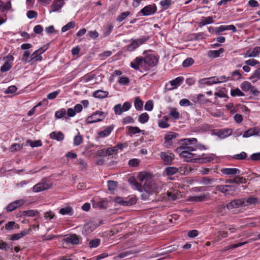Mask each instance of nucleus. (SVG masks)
Here are the masks:
<instances>
[{
    "label": "nucleus",
    "instance_id": "obj_31",
    "mask_svg": "<svg viewBox=\"0 0 260 260\" xmlns=\"http://www.w3.org/2000/svg\"><path fill=\"white\" fill-rule=\"evenodd\" d=\"M224 52L223 48H220L218 50H210L208 52V55L211 58H217L219 56L220 54Z\"/></svg>",
    "mask_w": 260,
    "mask_h": 260
},
{
    "label": "nucleus",
    "instance_id": "obj_56",
    "mask_svg": "<svg viewBox=\"0 0 260 260\" xmlns=\"http://www.w3.org/2000/svg\"><path fill=\"white\" fill-rule=\"evenodd\" d=\"M193 63L194 60L192 58L188 57L183 61L182 66L183 67L187 68L192 65Z\"/></svg>",
    "mask_w": 260,
    "mask_h": 260
},
{
    "label": "nucleus",
    "instance_id": "obj_11",
    "mask_svg": "<svg viewBox=\"0 0 260 260\" xmlns=\"http://www.w3.org/2000/svg\"><path fill=\"white\" fill-rule=\"evenodd\" d=\"M243 205H244L243 199H239L234 200L228 203L226 205V207L229 210H231L234 208H238L240 207L244 206Z\"/></svg>",
    "mask_w": 260,
    "mask_h": 260
},
{
    "label": "nucleus",
    "instance_id": "obj_36",
    "mask_svg": "<svg viewBox=\"0 0 260 260\" xmlns=\"http://www.w3.org/2000/svg\"><path fill=\"white\" fill-rule=\"evenodd\" d=\"M251 82L255 83L260 80V68H257L250 78Z\"/></svg>",
    "mask_w": 260,
    "mask_h": 260
},
{
    "label": "nucleus",
    "instance_id": "obj_47",
    "mask_svg": "<svg viewBox=\"0 0 260 260\" xmlns=\"http://www.w3.org/2000/svg\"><path fill=\"white\" fill-rule=\"evenodd\" d=\"M23 144L14 143L11 146L10 150L11 152H16L21 150L23 148Z\"/></svg>",
    "mask_w": 260,
    "mask_h": 260
},
{
    "label": "nucleus",
    "instance_id": "obj_24",
    "mask_svg": "<svg viewBox=\"0 0 260 260\" xmlns=\"http://www.w3.org/2000/svg\"><path fill=\"white\" fill-rule=\"evenodd\" d=\"M221 172L226 175H234L239 174L240 171L237 168H223L220 170Z\"/></svg>",
    "mask_w": 260,
    "mask_h": 260
},
{
    "label": "nucleus",
    "instance_id": "obj_45",
    "mask_svg": "<svg viewBox=\"0 0 260 260\" xmlns=\"http://www.w3.org/2000/svg\"><path fill=\"white\" fill-rule=\"evenodd\" d=\"M31 62L41 61L42 60L41 54L36 51H35L31 55Z\"/></svg>",
    "mask_w": 260,
    "mask_h": 260
},
{
    "label": "nucleus",
    "instance_id": "obj_26",
    "mask_svg": "<svg viewBox=\"0 0 260 260\" xmlns=\"http://www.w3.org/2000/svg\"><path fill=\"white\" fill-rule=\"evenodd\" d=\"M50 137L52 139H54L58 141H60L63 140L64 135L61 132H53L50 133Z\"/></svg>",
    "mask_w": 260,
    "mask_h": 260
},
{
    "label": "nucleus",
    "instance_id": "obj_21",
    "mask_svg": "<svg viewBox=\"0 0 260 260\" xmlns=\"http://www.w3.org/2000/svg\"><path fill=\"white\" fill-rule=\"evenodd\" d=\"M217 181V179L213 178L204 177L201 178V182L204 185L208 186L209 187L214 186V183Z\"/></svg>",
    "mask_w": 260,
    "mask_h": 260
},
{
    "label": "nucleus",
    "instance_id": "obj_44",
    "mask_svg": "<svg viewBox=\"0 0 260 260\" xmlns=\"http://www.w3.org/2000/svg\"><path fill=\"white\" fill-rule=\"evenodd\" d=\"M166 173L167 175H173L178 172L177 168L174 167H168L165 170Z\"/></svg>",
    "mask_w": 260,
    "mask_h": 260
},
{
    "label": "nucleus",
    "instance_id": "obj_7",
    "mask_svg": "<svg viewBox=\"0 0 260 260\" xmlns=\"http://www.w3.org/2000/svg\"><path fill=\"white\" fill-rule=\"evenodd\" d=\"M50 187L51 184L47 182L46 180L43 179L41 182L34 186L32 190L35 192H38L47 189Z\"/></svg>",
    "mask_w": 260,
    "mask_h": 260
},
{
    "label": "nucleus",
    "instance_id": "obj_1",
    "mask_svg": "<svg viewBox=\"0 0 260 260\" xmlns=\"http://www.w3.org/2000/svg\"><path fill=\"white\" fill-rule=\"evenodd\" d=\"M138 179L139 181L143 183V188L147 192H157L161 189L160 183L154 181L150 173L145 172H140L138 176Z\"/></svg>",
    "mask_w": 260,
    "mask_h": 260
},
{
    "label": "nucleus",
    "instance_id": "obj_18",
    "mask_svg": "<svg viewBox=\"0 0 260 260\" xmlns=\"http://www.w3.org/2000/svg\"><path fill=\"white\" fill-rule=\"evenodd\" d=\"M226 30H232L233 32H235L237 30V28L234 25H221L215 28V33L216 35H219L220 32Z\"/></svg>",
    "mask_w": 260,
    "mask_h": 260
},
{
    "label": "nucleus",
    "instance_id": "obj_43",
    "mask_svg": "<svg viewBox=\"0 0 260 260\" xmlns=\"http://www.w3.org/2000/svg\"><path fill=\"white\" fill-rule=\"evenodd\" d=\"M169 115L174 119H178L179 117L180 114L176 108H171Z\"/></svg>",
    "mask_w": 260,
    "mask_h": 260
},
{
    "label": "nucleus",
    "instance_id": "obj_2",
    "mask_svg": "<svg viewBox=\"0 0 260 260\" xmlns=\"http://www.w3.org/2000/svg\"><path fill=\"white\" fill-rule=\"evenodd\" d=\"M181 146L178 147V149L180 150H184L191 151H194L197 149L196 144L197 139L196 138L184 139L181 140Z\"/></svg>",
    "mask_w": 260,
    "mask_h": 260
},
{
    "label": "nucleus",
    "instance_id": "obj_35",
    "mask_svg": "<svg viewBox=\"0 0 260 260\" xmlns=\"http://www.w3.org/2000/svg\"><path fill=\"white\" fill-rule=\"evenodd\" d=\"M244 205V206H248L250 205H254L257 202V198L254 197H250L247 199H243Z\"/></svg>",
    "mask_w": 260,
    "mask_h": 260
},
{
    "label": "nucleus",
    "instance_id": "obj_58",
    "mask_svg": "<svg viewBox=\"0 0 260 260\" xmlns=\"http://www.w3.org/2000/svg\"><path fill=\"white\" fill-rule=\"evenodd\" d=\"M30 53L28 51H25L23 53L22 59L26 62H31V57H30Z\"/></svg>",
    "mask_w": 260,
    "mask_h": 260
},
{
    "label": "nucleus",
    "instance_id": "obj_50",
    "mask_svg": "<svg viewBox=\"0 0 260 260\" xmlns=\"http://www.w3.org/2000/svg\"><path fill=\"white\" fill-rule=\"evenodd\" d=\"M149 118V116L147 113H143L141 114L139 117V121L141 123L147 122Z\"/></svg>",
    "mask_w": 260,
    "mask_h": 260
},
{
    "label": "nucleus",
    "instance_id": "obj_19",
    "mask_svg": "<svg viewBox=\"0 0 260 260\" xmlns=\"http://www.w3.org/2000/svg\"><path fill=\"white\" fill-rule=\"evenodd\" d=\"M64 0H55L51 6V12H54L59 10L64 5Z\"/></svg>",
    "mask_w": 260,
    "mask_h": 260
},
{
    "label": "nucleus",
    "instance_id": "obj_60",
    "mask_svg": "<svg viewBox=\"0 0 260 260\" xmlns=\"http://www.w3.org/2000/svg\"><path fill=\"white\" fill-rule=\"evenodd\" d=\"M130 14L129 12L126 11L122 13L120 15L117 17V21L121 22L124 20Z\"/></svg>",
    "mask_w": 260,
    "mask_h": 260
},
{
    "label": "nucleus",
    "instance_id": "obj_25",
    "mask_svg": "<svg viewBox=\"0 0 260 260\" xmlns=\"http://www.w3.org/2000/svg\"><path fill=\"white\" fill-rule=\"evenodd\" d=\"M30 232V229L24 230L19 233L13 234L11 237V240H18L22 237L28 235Z\"/></svg>",
    "mask_w": 260,
    "mask_h": 260
},
{
    "label": "nucleus",
    "instance_id": "obj_59",
    "mask_svg": "<svg viewBox=\"0 0 260 260\" xmlns=\"http://www.w3.org/2000/svg\"><path fill=\"white\" fill-rule=\"evenodd\" d=\"M0 8L2 11H4L5 10H9L11 8V4L10 2H8L6 3H4L1 2L0 3Z\"/></svg>",
    "mask_w": 260,
    "mask_h": 260
},
{
    "label": "nucleus",
    "instance_id": "obj_3",
    "mask_svg": "<svg viewBox=\"0 0 260 260\" xmlns=\"http://www.w3.org/2000/svg\"><path fill=\"white\" fill-rule=\"evenodd\" d=\"M147 38L144 37L138 39H132L131 44L126 46L127 51L132 52L138 48L141 45L143 44L146 41Z\"/></svg>",
    "mask_w": 260,
    "mask_h": 260
},
{
    "label": "nucleus",
    "instance_id": "obj_14",
    "mask_svg": "<svg viewBox=\"0 0 260 260\" xmlns=\"http://www.w3.org/2000/svg\"><path fill=\"white\" fill-rule=\"evenodd\" d=\"M253 136L260 137V129L256 127L251 128L245 131L243 135L244 138H248Z\"/></svg>",
    "mask_w": 260,
    "mask_h": 260
},
{
    "label": "nucleus",
    "instance_id": "obj_34",
    "mask_svg": "<svg viewBox=\"0 0 260 260\" xmlns=\"http://www.w3.org/2000/svg\"><path fill=\"white\" fill-rule=\"evenodd\" d=\"M227 185H219L216 186V189L217 191H219L225 195L230 194V190L227 188ZM231 195H233V193H230Z\"/></svg>",
    "mask_w": 260,
    "mask_h": 260
},
{
    "label": "nucleus",
    "instance_id": "obj_29",
    "mask_svg": "<svg viewBox=\"0 0 260 260\" xmlns=\"http://www.w3.org/2000/svg\"><path fill=\"white\" fill-rule=\"evenodd\" d=\"M183 81V78L182 77H177L175 79L170 81V84L172 86L171 88H169V90H172L177 88L178 86H179L182 82Z\"/></svg>",
    "mask_w": 260,
    "mask_h": 260
},
{
    "label": "nucleus",
    "instance_id": "obj_37",
    "mask_svg": "<svg viewBox=\"0 0 260 260\" xmlns=\"http://www.w3.org/2000/svg\"><path fill=\"white\" fill-rule=\"evenodd\" d=\"M247 243H248V242L247 241H245V242H241V243H237V244H232L231 245H229L228 246L225 247L222 249V251L224 252V251H226L227 250H229L233 249V248H237L238 247L243 246V245H245V244H246Z\"/></svg>",
    "mask_w": 260,
    "mask_h": 260
},
{
    "label": "nucleus",
    "instance_id": "obj_20",
    "mask_svg": "<svg viewBox=\"0 0 260 260\" xmlns=\"http://www.w3.org/2000/svg\"><path fill=\"white\" fill-rule=\"evenodd\" d=\"M217 77H212L202 79L200 81V83L202 85H210L213 84L218 83Z\"/></svg>",
    "mask_w": 260,
    "mask_h": 260
},
{
    "label": "nucleus",
    "instance_id": "obj_48",
    "mask_svg": "<svg viewBox=\"0 0 260 260\" xmlns=\"http://www.w3.org/2000/svg\"><path fill=\"white\" fill-rule=\"evenodd\" d=\"M173 3L172 0H162L159 4L163 9L166 10L168 9Z\"/></svg>",
    "mask_w": 260,
    "mask_h": 260
},
{
    "label": "nucleus",
    "instance_id": "obj_42",
    "mask_svg": "<svg viewBox=\"0 0 260 260\" xmlns=\"http://www.w3.org/2000/svg\"><path fill=\"white\" fill-rule=\"evenodd\" d=\"M134 105L137 110L140 111L143 108V103L139 97H137L135 100Z\"/></svg>",
    "mask_w": 260,
    "mask_h": 260
},
{
    "label": "nucleus",
    "instance_id": "obj_22",
    "mask_svg": "<svg viewBox=\"0 0 260 260\" xmlns=\"http://www.w3.org/2000/svg\"><path fill=\"white\" fill-rule=\"evenodd\" d=\"M114 126L111 125L107 127L104 130L100 131L98 133V138H104L109 136L113 131Z\"/></svg>",
    "mask_w": 260,
    "mask_h": 260
},
{
    "label": "nucleus",
    "instance_id": "obj_49",
    "mask_svg": "<svg viewBox=\"0 0 260 260\" xmlns=\"http://www.w3.org/2000/svg\"><path fill=\"white\" fill-rule=\"evenodd\" d=\"M5 227L6 230L10 231L13 230L14 228L16 229H18L19 225L16 224L14 221H9L7 224H6Z\"/></svg>",
    "mask_w": 260,
    "mask_h": 260
},
{
    "label": "nucleus",
    "instance_id": "obj_64",
    "mask_svg": "<svg viewBox=\"0 0 260 260\" xmlns=\"http://www.w3.org/2000/svg\"><path fill=\"white\" fill-rule=\"evenodd\" d=\"M145 109L148 111H151L152 110L153 108V104L152 101H148L144 106Z\"/></svg>",
    "mask_w": 260,
    "mask_h": 260
},
{
    "label": "nucleus",
    "instance_id": "obj_28",
    "mask_svg": "<svg viewBox=\"0 0 260 260\" xmlns=\"http://www.w3.org/2000/svg\"><path fill=\"white\" fill-rule=\"evenodd\" d=\"M177 136V134L174 132H169L165 136V143L169 144L170 145L171 143V141L173 139H175Z\"/></svg>",
    "mask_w": 260,
    "mask_h": 260
},
{
    "label": "nucleus",
    "instance_id": "obj_30",
    "mask_svg": "<svg viewBox=\"0 0 260 260\" xmlns=\"http://www.w3.org/2000/svg\"><path fill=\"white\" fill-rule=\"evenodd\" d=\"M108 94L109 93L107 91L98 90L93 92V95L95 98L103 99L107 97Z\"/></svg>",
    "mask_w": 260,
    "mask_h": 260
},
{
    "label": "nucleus",
    "instance_id": "obj_62",
    "mask_svg": "<svg viewBox=\"0 0 260 260\" xmlns=\"http://www.w3.org/2000/svg\"><path fill=\"white\" fill-rule=\"evenodd\" d=\"M100 242H101V240L99 239H95L92 240L89 243V247L90 248L96 247L100 245Z\"/></svg>",
    "mask_w": 260,
    "mask_h": 260
},
{
    "label": "nucleus",
    "instance_id": "obj_4",
    "mask_svg": "<svg viewBox=\"0 0 260 260\" xmlns=\"http://www.w3.org/2000/svg\"><path fill=\"white\" fill-rule=\"evenodd\" d=\"M131 107V104L126 102L122 106L121 104H117L114 107V111L116 115H121L122 112L128 111Z\"/></svg>",
    "mask_w": 260,
    "mask_h": 260
},
{
    "label": "nucleus",
    "instance_id": "obj_12",
    "mask_svg": "<svg viewBox=\"0 0 260 260\" xmlns=\"http://www.w3.org/2000/svg\"><path fill=\"white\" fill-rule=\"evenodd\" d=\"M233 130L231 128H223L218 131L215 135L221 139H225L232 134Z\"/></svg>",
    "mask_w": 260,
    "mask_h": 260
},
{
    "label": "nucleus",
    "instance_id": "obj_41",
    "mask_svg": "<svg viewBox=\"0 0 260 260\" xmlns=\"http://www.w3.org/2000/svg\"><path fill=\"white\" fill-rule=\"evenodd\" d=\"M107 204L108 201L105 199L96 202L95 204H94L93 206L94 207H98L100 209H105L107 207Z\"/></svg>",
    "mask_w": 260,
    "mask_h": 260
},
{
    "label": "nucleus",
    "instance_id": "obj_33",
    "mask_svg": "<svg viewBox=\"0 0 260 260\" xmlns=\"http://www.w3.org/2000/svg\"><path fill=\"white\" fill-rule=\"evenodd\" d=\"M66 110L64 108H62L55 112V117L56 119H60L61 118H65L66 119H67V117L66 116Z\"/></svg>",
    "mask_w": 260,
    "mask_h": 260
},
{
    "label": "nucleus",
    "instance_id": "obj_9",
    "mask_svg": "<svg viewBox=\"0 0 260 260\" xmlns=\"http://www.w3.org/2000/svg\"><path fill=\"white\" fill-rule=\"evenodd\" d=\"M114 201L115 203L124 206H130L136 203V199L132 198L128 200H124L123 198L120 197H116Z\"/></svg>",
    "mask_w": 260,
    "mask_h": 260
},
{
    "label": "nucleus",
    "instance_id": "obj_52",
    "mask_svg": "<svg viewBox=\"0 0 260 260\" xmlns=\"http://www.w3.org/2000/svg\"><path fill=\"white\" fill-rule=\"evenodd\" d=\"M75 26V22L74 21H71L67 23L66 25L63 26L61 28L62 32H65L70 29L73 28Z\"/></svg>",
    "mask_w": 260,
    "mask_h": 260
},
{
    "label": "nucleus",
    "instance_id": "obj_53",
    "mask_svg": "<svg viewBox=\"0 0 260 260\" xmlns=\"http://www.w3.org/2000/svg\"><path fill=\"white\" fill-rule=\"evenodd\" d=\"M83 142V138L80 133L78 132V135H76L74 139V144L75 146L80 145Z\"/></svg>",
    "mask_w": 260,
    "mask_h": 260
},
{
    "label": "nucleus",
    "instance_id": "obj_55",
    "mask_svg": "<svg viewBox=\"0 0 260 260\" xmlns=\"http://www.w3.org/2000/svg\"><path fill=\"white\" fill-rule=\"evenodd\" d=\"M95 229L94 225L92 223H88L84 226V230L86 233H90Z\"/></svg>",
    "mask_w": 260,
    "mask_h": 260
},
{
    "label": "nucleus",
    "instance_id": "obj_63",
    "mask_svg": "<svg viewBox=\"0 0 260 260\" xmlns=\"http://www.w3.org/2000/svg\"><path fill=\"white\" fill-rule=\"evenodd\" d=\"M168 120V119L166 118L165 121L159 120L158 123L159 127L162 128H165L169 127L170 124L167 122Z\"/></svg>",
    "mask_w": 260,
    "mask_h": 260
},
{
    "label": "nucleus",
    "instance_id": "obj_61",
    "mask_svg": "<svg viewBox=\"0 0 260 260\" xmlns=\"http://www.w3.org/2000/svg\"><path fill=\"white\" fill-rule=\"evenodd\" d=\"M117 186V182L114 181H108V186L110 190H114L116 189Z\"/></svg>",
    "mask_w": 260,
    "mask_h": 260
},
{
    "label": "nucleus",
    "instance_id": "obj_27",
    "mask_svg": "<svg viewBox=\"0 0 260 260\" xmlns=\"http://www.w3.org/2000/svg\"><path fill=\"white\" fill-rule=\"evenodd\" d=\"M65 241L67 243L72 244H78L79 243V239L76 235H71L67 237Z\"/></svg>",
    "mask_w": 260,
    "mask_h": 260
},
{
    "label": "nucleus",
    "instance_id": "obj_13",
    "mask_svg": "<svg viewBox=\"0 0 260 260\" xmlns=\"http://www.w3.org/2000/svg\"><path fill=\"white\" fill-rule=\"evenodd\" d=\"M174 156L173 153L169 152H162L160 154V157L166 165H170L171 164Z\"/></svg>",
    "mask_w": 260,
    "mask_h": 260
},
{
    "label": "nucleus",
    "instance_id": "obj_51",
    "mask_svg": "<svg viewBox=\"0 0 260 260\" xmlns=\"http://www.w3.org/2000/svg\"><path fill=\"white\" fill-rule=\"evenodd\" d=\"M167 194L169 200L174 201L177 199L178 193L177 191L173 190L171 191H167Z\"/></svg>",
    "mask_w": 260,
    "mask_h": 260
},
{
    "label": "nucleus",
    "instance_id": "obj_16",
    "mask_svg": "<svg viewBox=\"0 0 260 260\" xmlns=\"http://www.w3.org/2000/svg\"><path fill=\"white\" fill-rule=\"evenodd\" d=\"M144 59L142 57H137L131 62V67L136 70H138L140 67H142Z\"/></svg>",
    "mask_w": 260,
    "mask_h": 260
},
{
    "label": "nucleus",
    "instance_id": "obj_23",
    "mask_svg": "<svg viewBox=\"0 0 260 260\" xmlns=\"http://www.w3.org/2000/svg\"><path fill=\"white\" fill-rule=\"evenodd\" d=\"M260 53V47H256L252 50L247 51L244 55L245 58L246 57H254L259 55Z\"/></svg>",
    "mask_w": 260,
    "mask_h": 260
},
{
    "label": "nucleus",
    "instance_id": "obj_5",
    "mask_svg": "<svg viewBox=\"0 0 260 260\" xmlns=\"http://www.w3.org/2000/svg\"><path fill=\"white\" fill-rule=\"evenodd\" d=\"M104 119L103 112L97 111L87 117L86 122L87 123H93L101 121Z\"/></svg>",
    "mask_w": 260,
    "mask_h": 260
},
{
    "label": "nucleus",
    "instance_id": "obj_39",
    "mask_svg": "<svg viewBox=\"0 0 260 260\" xmlns=\"http://www.w3.org/2000/svg\"><path fill=\"white\" fill-rule=\"evenodd\" d=\"M182 152L180 154V156L182 158H191L195 155L191 151L182 150Z\"/></svg>",
    "mask_w": 260,
    "mask_h": 260
},
{
    "label": "nucleus",
    "instance_id": "obj_46",
    "mask_svg": "<svg viewBox=\"0 0 260 260\" xmlns=\"http://www.w3.org/2000/svg\"><path fill=\"white\" fill-rule=\"evenodd\" d=\"M252 85L248 81H244L241 83L240 87L242 90L245 92L249 91Z\"/></svg>",
    "mask_w": 260,
    "mask_h": 260
},
{
    "label": "nucleus",
    "instance_id": "obj_32",
    "mask_svg": "<svg viewBox=\"0 0 260 260\" xmlns=\"http://www.w3.org/2000/svg\"><path fill=\"white\" fill-rule=\"evenodd\" d=\"M39 214V212L37 210H28L23 211L21 213V215L28 217H35L38 215Z\"/></svg>",
    "mask_w": 260,
    "mask_h": 260
},
{
    "label": "nucleus",
    "instance_id": "obj_38",
    "mask_svg": "<svg viewBox=\"0 0 260 260\" xmlns=\"http://www.w3.org/2000/svg\"><path fill=\"white\" fill-rule=\"evenodd\" d=\"M214 22L213 18L211 17H204L200 23V26H204L207 24H211Z\"/></svg>",
    "mask_w": 260,
    "mask_h": 260
},
{
    "label": "nucleus",
    "instance_id": "obj_6",
    "mask_svg": "<svg viewBox=\"0 0 260 260\" xmlns=\"http://www.w3.org/2000/svg\"><path fill=\"white\" fill-rule=\"evenodd\" d=\"M144 63L149 67H154L158 62V58L153 54H148L143 58Z\"/></svg>",
    "mask_w": 260,
    "mask_h": 260
},
{
    "label": "nucleus",
    "instance_id": "obj_8",
    "mask_svg": "<svg viewBox=\"0 0 260 260\" xmlns=\"http://www.w3.org/2000/svg\"><path fill=\"white\" fill-rule=\"evenodd\" d=\"M5 63L1 68V71L3 72H5L9 71L12 66V62L14 60V57L12 55H8L4 57Z\"/></svg>",
    "mask_w": 260,
    "mask_h": 260
},
{
    "label": "nucleus",
    "instance_id": "obj_15",
    "mask_svg": "<svg viewBox=\"0 0 260 260\" xmlns=\"http://www.w3.org/2000/svg\"><path fill=\"white\" fill-rule=\"evenodd\" d=\"M25 203V201L23 200H16L8 205L7 207V210L8 212H11L17 208L23 205Z\"/></svg>",
    "mask_w": 260,
    "mask_h": 260
},
{
    "label": "nucleus",
    "instance_id": "obj_10",
    "mask_svg": "<svg viewBox=\"0 0 260 260\" xmlns=\"http://www.w3.org/2000/svg\"><path fill=\"white\" fill-rule=\"evenodd\" d=\"M157 11V7L155 4L149 5L143 8L140 13L143 16H149L154 14Z\"/></svg>",
    "mask_w": 260,
    "mask_h": 260
},
{
    "label": "nucleus",
    "instance_id": "obj_57",
    "mask_svg": "<svg viewBox=\"0 0 260 260\" xmlns=\"http://www.w3.org/2000/svg\"><path fill=\"white\" fill-rule=\"evenodd\" d=\"M231 94L232 96H241L244 95V93L238 88L231 90Z\"/></svg>",
    "mask_w": 260,
    "mask_h": 260
},
{
    "label": "nucleus",
    "instance_id": "obj_40",
    "mask_svg": "<svg viewBox=\"0 0 260 260\" xmlns=\"http://www.w3.org/2000/svg\"><path fill=\"white\" fill-rule=\"evenodd\" d=\"M59 213L64 215H72L73 212V209L70 207H67L63 208H61L59 210Z\"/></svg>",
    "mask_w": 260,
    "mask_h": 260
},
{
    "label": "nucleus",
    "instance_id": "obj_17",
    "mask_svg": "<svg viewBox=\"0 0 260 260\" xmlns=\"http://www.w3.org/2000/svg\"><path fill=\"white\" fill-rule=\"evenodd\" d=\"M138 253V251L136 250H128L120 253L117 257L120 258H126L127 259H129L135 256Z\"/></svg>",
    "mask_w": 260,
    "mask_h": 260
},
{
    "label": "nucleus",
    "instance_id": "obj_54",
    "mask_svg": "<svg viewBox=\"0 0 260 260\" xmlns=\"http://www.w3.org/2000/svg\"><path fill=\"white\" fill-rule=\"evenodd\" d=\"M27 143L29 144L32 147H37L42 145V142L40 140L32 141L31 140H28L27 141Z\"/></svg>",
    "mask_w": 260,
    "mask_h": 260
}]
</instances>
